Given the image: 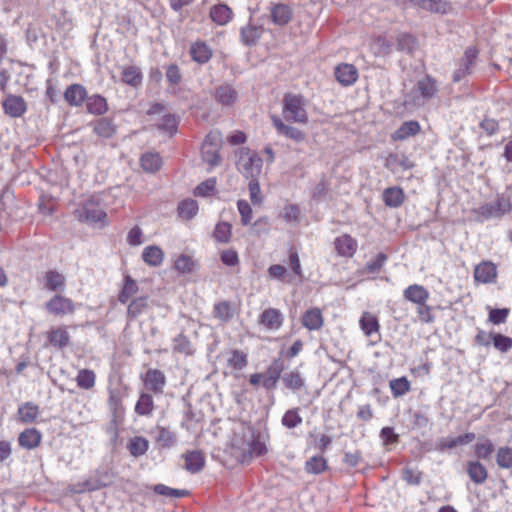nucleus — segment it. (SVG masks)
I'll list each match as a JSON object with an SVG mask.
<instances>
[{"instance_id":"nucleus-1","label":"nucleus","mask_w":512,"mask_h":512,"mask_svg":"<svg viewBox=\"0 0 512 512\" xmlns=\"http://www.w3.org/2000/svg\"><path fill=\"white\" fill-rule=\"evenodd\" d=\"M232 448L235 456L243 463L266 452V446L255 437L251 427H242L239 433L234 434Z\"/></svg>"},{"instance_id":"nucleus-2","label":"nucleus","mask_w":512,"mask_h":512,"mask_svg":"<svg viewBox=\"0 0 512 512\" xmlns=\"http://www.w3.org/2000/svg\"><path fill=\"white\" fill-rule=\"evenodd\" d=\"M307 104V99L301 94H284L282 99L284 119L288 122L306 124L308 122Z\"/></svg>"},{"instance_id":"nucleus-3","label":"nucleus","mask_w":512,"mask_h":512,"mask_svg":"<svg viewBox=\"0 0 512 512\" xmlns=\"http://www.w3.org/2000/svg\"><path fill=\"white\" fill-rule=\"evenodd\" d=\"M237 170L246 179H256L262 172L263 161L256 151L242 147L236 154Z\"/></svg>"},{"instance_id":"nucleus-4","label":"nucleus","mask_w":512,"mask_h":512,"mask_svg":"<svg viewBox=\"0 0 512 512\" xmlns=\"http://www.w3.org/2000/svg\"><path fill=\"white\" fill-rule=\"evenodd\" d=\"M437 91L436 81L430 76H425L417 81L412 90L413 103L417 106L424 105L427 100L436 95Z\"/></svg>"},{"instance_id":"nucleus-5","label":"nucleus","mask_w":512,"mask_h":512,"mask_svg":"<svg viewBox=\"0 0 512 512\" xmlns=\"http://www.w3.org/2000/svg\"><path fill=\"white\" fill-rule=\"evenodd\" d=\"M219 135L217 133H210L206 136L202 145V159L211 167H216L221 162L219 155Z\"/></svg>"},{"instance_id":"nucleus-6","label":"nucleus","mask_w":512,"mask_h":512,"mask_svg":"<svg viewBox=\"0 0 512 512\" xmlns=\"http://www.w3.org/2000/svg\"><path fill=\"white\" fill-rule=\"evenodd\" d=\"M478 53V50L472 46L465 50L463 58L459 61L458 68L453 73L452 79L454 82H460L467 75L472 74Z\"/></svg>"},{"instance_id":"nucleus-7","label":"nucleus","mask_w":512,"mask_h":512,"mask_svg":"<svg viewBox=\"0 0 512 512\" xmlns=\"http://www.w3.org/2000/svg\"><path fill=\"white\" fill-rule=\"evenodd\" d=\"M80 220L96 223L106 217V213L96 197L88 199L82 208L77 211Z\"/></svg>"},{"instance_id":"nucleus-8","label":"nucleus","mask_w":512,"mask_h":512,"mask_svg":"<svg viewBox=\"0 0 512 512\" xmlns=\"http://www.w3.org/2000/svg\"><path fill=\"white\" fill-rule=\"evenodd\" d=\"M46 311L56 317H64L75 311L74 302L60 294L53 296L45 304Z\"/></svg>"},{"instance_id":"nucleus-9","label":"nucleus","mask_w":512,"mask_h":512,"mask_svg":"<svg viewBox=\"0 0 512 512\" xmlns=\"http://www.w3.org/2000/svg\"><path fill=\"white\" fill-rule=\"evenodd\" d=\"M6 115L12 118L22 117L27 111V103L22 96L9 94L2 102Z\"/></svg>"},{"instance_id":"nucleus-10","label":"nucleus","mask_w":512,"mask_h":512,"mask_svg":"<svg viewBox=\"0 0 512 512\" xmlns=\"http://www.w3.org/2000/svg\"><path fill=\"white\" fill-rule=\"evenodd\" d=\"M293 9L290 5L272 2L270 5V20L277 26H285L293 19Z\"/></svg>"},{"instance_id":"nucleus-11","label":"nucleus","mask_w":512,"mask_h":512,"mask_svg":"<svg viewBox=\"0 0 512 512\" xmlns=\"http://www.w3.org/2000/svg\"><path fill=\"white\" fill-rule=\"evenodd\" d=\"M510 211V204L505 199H498L495 202L487 203L478 208L477 214L483 219L501 217Z\"/></svg>"},{"instance_id":"nucleus-12","label":"nucleus","mask_w":512,"mask_h":512,"mask_svg":"<svg viewBox=\"0 0 512 512\" xmlns=\"http://www.w3.org/2000/svg\"><path fill=\"white\" fill-rule=\"evenodd\" d=\"M271 121L276 131L286 138H289L296 143H300L305 140V133L303 131L289 124H285L280 117L272 115Z\"/></svg>"},{"instance_id":"nucleus-13","label":"nucleus","mask_w":512,"mask_h":512,"mask_svg":"<svg viewBox=\"0 0 512 512\" xmlns=\"http://www.w3.org/2000/svg\"><path fill=\"white\" fill-rule=\"evenodd\" d=\"M284 370L283 361L278 358L274 359L272 363L269 365L265 373L263 374V387L267 390H272L276 388L277 382L281 377V374Z\"/></svg>"},{"instance_id":"nucleus-14","label":"nucleus","mask_w":512,"mask_h":512,"mask_svg":"<svg viewBox=\"0 0 512 512\" xmlns=\"http://www.w3.org/2000/svg\"><path fill=\"white\" fill-rule=\"evenodd\" d=\"M336 80L342 86H351L358 79V71L352 64L343 63L337 65L334 70Z\"/></svg>"},{"instance_id":"nucleus-15","label":"nucleus","mask_w":512,"mask_h":512,"mask_svg":"<svg viewBox=\"0 0 512 512\" xmlns=\"http://www.w3.org/2000/svg\"><path fill=\"white\" fill-rule=\"evenodd\" d=\"M144 384L154 393L162 394L166 384V377L161 370L149 369L143 378Z\"/></svg>"},{"instance_id":"nucleus-16","label":"nucleus","mask_w":512,"mask_h":512,"mask_svg":"<svg viewBox=\"0 0 512 512\" xmlns=\"http://www.w3.org/2000/svg\"><path fill=\"white\" fill-rule=\"evenodd\" d=\"M475 434L472 432L465 433L457 437H446L439 439L436 449L440 452L451 450L457 446L467 445L475 439Z\"/></svg>"},{"instance_id":"nucleus-17","label":"nucleus","mask_w":512,"mask_h":512,"mask_svg":"<svg viewBox=\"0 0 512 512\" xmlns=\"http://www.w3.org/2000/svg\"><path fill=\"white\" fill-rule=\"evenodd\" d=\"M64 98L69 105L79 107L87 99L86 88L81 84H72L65 90Z\"/></svg>"},{"instance_id":"nucleus-18","label":"nucleus","mask_w":512,"mask_h":512,"mask_svg":"<svg viewBox=\"0 0 512 512\" xmlns=\"http://www.w3.org/2000/svg\"><path fill=\"white\" fill-rule=\"evenodd\" d=\"M404 298L412 303L421 305L427 302L429 299L428 290L418 284L408 286L403 292Z\"/></svg>"},{"instance_id":"nucleus-19","label":"nucleus","mask_w":512,"mask_h":512,"mask_svg":"<svg viewBox=\"0 0 512 512\" xmlns=\"http://www.w3.org/2000/svg\"><path fill=\"white\" fill-rule=\"evenodd\" d=\"M143 75L141 70L134 65L121 67V81L127 85L137 88L142 84Z\"/></svg>"},{"instance_id":"nucleus-20","label":"nucleus","mask_w":512,"mask_h":512,"mask_svg":"<svg viewBox=\"0 0 512 512\" xmlns=\"http://www.w3.org/2000/svg\"><path fill=\"white\" fill-rule=\"evenodd\" d=\"M497 276V270L493 263L482 262L474 270V278L477 282L490 283Z\"/></svg>"},{"instance_id":"nucleus-21","label":"nucleus","mask_w":512,"mask_h":512,"mask_svg":"<svg viewBox=\"0 0 512 512\" xmlns=\"http://www.w3.org/2000/svg\"><path fill=\"white\" fill-rule=\"evenodd\" d=\"M50 345L63 349L70 344V335L65 327L51 328L47 334Z\"/></svg>"},{"instance_id":"nucleus-22","label":"nucleus","mask_w":512,"mask_h":512,"mask_svg":"<svg viewBox=\"0 0 512 512\" xmlns=\"http://www.w3.org/2000/svg\"><path fill=\"white\" fill-rule=\"evenodd\" d=\"M283 322L281 312L274 308L266 309L260 316V323L269 330H278Z\"/></svg>"},{"instance_id":"nucleus-23","label":"nucleus","mask_w":512,"mask_h":512,"mask_svg":"<svg viewBox=\"0 0 512 512\" xmlns=\"http://www.w3.org/2000/svg\"><path fill=\"white\" fill-rule=\"evenodd\" d=\"M238 98L237 91L229 84L220 85L216 88L215 99L224 106H232Z\"/></svg>"},{"instance_id":"nucleus-24","label":"nucleus","mask_w":512,"mask_h":512,"mask_svg":"<svg viewBox=\"0 0 512 512\" xmlns=\"http://www.w3.org/2000/svg\"><path fill=\"white\" fill-rule=\"evenodd\" d=\"M335 249L339 255L351 257L357 249V242L347 234H344L335 239Z\"/></svg>"},{"instance_id":"nucleus-25","label":"nucleus","mask_w":512,"mask_h":512,"mask_svg":"<svg viewBox=\"0 0 512 512\" xmlns=\"http://www.w3.org/2000/svg\"><path fill=\"white\" fill-rule=\"evenodd\" d=\"M360 327L366 336L372 337L375 335L377 340L380 339L379 322L373 314L364 312L360 318Z\"/></svg>"},{"instance_id":"nucleus-26","label":"nucleus","mask_w":512,"mask_h":512,"mask_svg":"<svg viewBox=\"0 0 512 512\" xmlns=\"http://www.w3.org/2000/svg\"><path fill=\"white\" fill-rule=\"evenodd\" d=\"M323 316L319 308L307 310L302 316V325L308 330H319L323 326Z\"/></svg>"},{"instance_id":"nucleus-27","label":"nucleus","mask_w":512,"mask_h":512,"mask_svg":"<svg viewBox=\"0 0 512 512\" xmlns=\"http://www.w3.org/2000/svg\"><path fill=\"white\" fill-rule=\"evenodd\" d=\"M190 55L195 62L204 64L211 59L212 50L205 42L196 41L191 45Z\"/></svg>"},{"instance_id":"nucleus-28","label":"nucleus","mask_w":512,"mask_h":512,"mask_svg":"<svg viewBox=\"0 0 512 512\" xmlns=\"http://www.w3.org/2000/svg\"><path fill=\"white\" fill-rule=\"evenodd\" d=\"M42 439L40 431L35 428L24 430L18 438L19 445L25 449L31 450L39 446Z\"/></svg>"},{"instance_id":"nucleus-29","label":"nucleus","mask_w":512,"mask_h":512,"mask_svg":"<svg viewBox=\"0 0 512 512\" xmlns=\"http://www.w3.org/2000/svg\"><path fill=\"white\" fill-rule=\"evenodd\" d=\"M210 18L217 25H226L233 17V12L226 4H217L210 9Z\"/></svg>"},{"instance_id":"nucleus-30","label":"nucleus","mask_w":512,"mask_h":512,"mask_svg":"<svg viewBox=\"0 0 512 512\" xmlns=\"http://www.w3.org/2000/svg\"><path fill=\"white\" fill-rule=\"evenodd\" d=\"M184 468L194 474L200 472L205 464V458L200 451H191L184 455Z\"/></svg>"},{"instance_id":"nucleus-31","label":"nucleus","mask_w":512,"mask_h":512,"mask_svg":"<svg viewBox=\"0 0 512 512\" xmlns=\"http://www.w3.org/2000/svg\"><path fill=\"white\" fill-rule=\"evenodd\" d=\"M142 258L149 266L158 267L163 262L164 253L160 247L151 245L144 248Z\"/></svg>"},{"instance_id":"nucleus-32","label":"nucleus","mask_w":512,"mask_h":512,"mask_svg":"<svg viewBox=\"0 0 512 512\" xmlns=\"http://www.w3.org/2000/svg\"><path fill=\"white\" fill-rule=\"evenodd\" d=\"M93 131L101 138H111L116 133V126L110 118H100L93 124Z\"/></svg>"},{"instance_id":"nucleus-33","label":"nucleus","mask_w":512,"mask_h":512,"mask_svg":"<svg viewBox=\"0 0 512 512\" xmlns=\"http://www.w3.org/2000/svg\"><path fill=\"white\" fill-rule=\"evenodd\" d=\"M150 307V301L147 296H141L133 299L127 308V316L131 319L137 318L146 312Z\"/></svg>"},{"instance_id":"nucleus-34","label":"nucleus","mask_w":512,"mask_h":512,"mask_svg":"<svg viewBox=\"0 0 512 512\" xmlns=\"http://www.w3.org/2000/svg\"><path fill=\"white\" fill-rule=\"evenodd\" d=\"M263 33L261 26L247 24L241 29V40L245 45L251 46L256 44Z\"/></svg>"},{"instance_id":"nucleus-35","label":"nucleus","mask_w":512,"mask_h":512,"mask_svg":"<svg viewBox=\"0 0 512 512\" xmlns=\"http://www.w3.org/2000/svg\"><path fill=\"white\" fill-rule=\"evenodd\" d=\"M467 473L476 484H482L486 481L488 473L484 465L478 461H470L467 464Z\"/></svg>"},{"instance_id":"nucleus-36","label":"nucleus","mask_w":512,"mask_h":512,"mask_svg":"<svg viewBox=\"0 0 512 512\" xmlns=\"http://www.w3.org/2000/svg\"><path fill=\"white\" fill-rule=\"evenodd\" d=\"M87 111L94 115H102L108 110L106 99L101 95L95 94L86 99Z\"/></svg>"},{"instance_id":"nucleus-37","label":"nucleus","mask_w":512,"mask_h":512,"mask_svg":"<svg viewBox=\"0 0 512 512\" xmlns=\"http://www.w3.org/2000/svg\"><path fill=\"white\" fill-rule=\"evenodd\" d=\"M45 288L49 291H64L65 277L57 271L50 270L45 274Z\"/></svg>"},{"instance_id":"nucleus-38","label":"nucleus","mask_w":512,"mask_h":512,"mask_svg":"<svg viewBox=\"0 0 512 512\" xmlns=\"http://www.w3.org/2000/svg\"><path fill=\"white\" fill-rule=\"evenodd\" d=\"M140 164L144 171L154 173L160 169L162 160L158 153L147 152L141 156Z\"/></svg>"},{"instance_id":"nucleus-39","label":"nucleus","mask_w":512,"mask_h":512,"mask_svg":"<svg viewBox=\"0 0 512 512\" xmlns=\"http://www.w3.org/2000/svg\"><path fill=\"white\" fill-rule=\"evenodd\" d=\"M154 411V400L152 395L142 392L135 405V412L140 416H151Z\"/></svg>"},{"instance_id":"nucleus-40","label":"nucleus","mask_w":512,"mask_h":512,"mask_svg":"<svg viewBox=\"0 0 512 512\" xmlns=\"http://www.w3.org/2000/svg\"><path fill=\"white\" fill-rule=\"evenodd\" d=\"M420 131V125L417 121L404 122L393 134L394 140H405L416 135Z\"/></svg>"},{"instance_id":"nucleus-41","label":"nucleus","mask_w":512,"mask_h":512,"mask_svg":"<svg viewBox=\"0 0 512 512\" xmlns=\"http://www.w3.org/2000/svg\"><path fill=\"white\" fill-rule=\"evenodd\" d=\"M138 289L136 281L129 275H126L123 287L118 295L119 302L126 304L138 292Z\"/></svg>"},{"instance_id":"nucleus-42","label":"nucleus","mask_w":512,"mask_h":512,"mask_svg":"<svg viewBox=\"0 0 512 512\" xmlns=\"http://www.w3.org/2000/svg\"><path fill=\"white\" fill-rule=\"evenodd\" d=\"M383 200L389 207H399L404 201L403 190L398 187L387 188L383 192Z\"/></svg>"},{"instance_id":"nucleus-43","label":"nucleus","mask_w":512,"mask_h":512,"mask_svg":"<svg viewBox=\"0 0 512 512\" xmlns=\"http://www.w3.org/2000/svg\"><path fill=\"white\" fill-rule=\"evenodd\" d=\"M282 381L285 387L291 390H299L305 385V379L297 370L286 372L282 376Z\"/></svg>"},{"instance_id":"nucleus-44","label":"nucleus","mask_w":512,"mask_h":512,"mask_svg":"<svg viewBox=\"0 0 512 512\" xmlns=\"http://www.w3.org/2000/svg\"><path fill=\"white\" fill-rule=\"evenodd\" d=\"M155 441L161 448H170L176 443V436L170 430L164 427L156 428Z\"/></svg>"},{"instance_id":"nucleus-45","label":"nucleus","mask_w":512,"mask_h":512,"mask_svg":"<svg viewBox=\"0 0 512 512\" xmlns=\"http://www.w3.org/2000/svg\"><path fill=\"white\" fill-rule=\"evenodd\" d=\"M20 420L24 423H32L39 415V408L37 405L27 402L18 408Z\"/></svg>"},{"instance_id":"nucleus-46","label":"nucleus","mask_w":512,"mask_h":512,"mask_svg":"<svg viewBox=\"0 0 512 512\" xmlns=\"http://www.w3.org/2000/svg\"><path fill=\"white\" fill-rule=\"evenodd\" d=\"M148 448L149 442L144 437H133L128 443V450L133 457H140L144 455Z\"/></svg>"},{"instance_id":"nucleus-47","label":"nucleus","mask_w":512,"mask_h":512,"mask_svg":"<svg viewBox=\"0 0 512 512\" xmlns=\"http://www.w3.org/2000/svg\"><path fill=\"white\" fill-rule=\"evenodd\" d=\"M152 489L156 494L168 498H183L189 495V491L186 489H175L164 484H156Z\"/></svg>"},{"instance_id":"nucleus-48","label":"nucleus","mask_w":512,"mask_h":512,"mask_svg":"<svg viewBox=\"0 0 512 512\" xmlns=\"http://www.w3.org/2000/svg\"><path fill=\"white\" fill-rule=\"evenodd\" d=\"M198 212V204L193 199H186L178 205L179 216L183 219L190 220Z\"/></svg>"},{"instance_id":"nucleus-49","label":"nucleus","mask_w":512,"mask_h":512,"mask_svg":"<svg viewBox=\"0 0 512 512\" xmlns=\"http://www.w3.org/2000/svg\"><path fill=\"white\" fill-rule=\"evenodd\" d=\"M175 269L182 274L192 273L196 267V261L187 254H181L177 257L174 264Z\"/></svg>"},{"instance_id":"nucleus-50","label":"nucleus","mask_w":512,"mask_h":512,"mask_svg":"<svg viewBox=\"0 0 512 512\" xmlns=\"http://www.w3.org/2000/svg\"><path fill=\"white\" fill-rule=\"evenodd\" d=\"M302 421L303 419L299 414V408H291L282 416L281 424L288 429H293L302 424Z\"/></svg>"},{"instance_id":"nucleus-51","label":"nucleus","mask_w":512,"mask_h":512,"mask_svg":"<svg viewBox=\"0 0 512 512\" xmlns=\"http://www.w3.org/2000/svg\"><path fill=\"white\" fill-rule=\"evenodd\" d=\"M173 352L184 354L186 356L191 355L193 354V345L190 340L181 333L174 338Z\"/></svg>"},{"instance_id":"nucleus-52","label":"nucleus","mask_w":512,"mask_h":512,"mask_svg":"<svg viewBox=\"0 0 512 512\" xmlns=\"http://www.w3.org/2000/svg\"><path fill=\"white\" fill-rule=\"evenodd\" d=\"M422 9L433 13L446 14L450 10V6L444 0H422Z\"/></svg>"},{"instance_id":"nucleus-53","label":"nucleus","mask_w":512,"mask_h":512,"mask_svg":"<svg viewBox=\"0 0 512 512\" xmlns=\"http://www.w3.org/2000/svg\"><path fill=\"white\" fill-rule=\"evenodd\" d=\"M96 375L92 370L82 369L79 371L76 381L82 389H90L95 385Z\"/></svg>"},{"instance_id":"nucleus-54","label":"nucleus","mask_w":512,"mask_h":512,"mask_svg":"<svg viewBox=\"0 0 512 512\" xmlns=\"http://www.w3.org/2000/svg\"><path fill=\"white\" fill-rule=\"evenodd\" d=\"M306 471L311 474H320L327 469V461L322 456H313L306 462Z\"/></svg>"},{"instance_id":"nucleus-55","label":"nucleus","mask_w":512,"mask_h":512,"mask_svg":"<svg viewBox=\"0 0 512 512\" xmlns=\"http://www.w3.org/2000/svg\"><path fill=\"white\" fill-rule=\"evenodd\" d=\"M228 364L235 370H243L248 364L247 354L240 350L231 351Z\"/></svg>"},{"instance_id":"nucleus-56","label":"nucleus","mask_w":512,"mask_h":512,"mask_svg":"<svg viewBox=\"0 0 512 512\" xmlns=\"http://www.w3.org/2000/svg\"><path fill=\"white\" fill-rule=\"evenodd\" d=\"M496 462L500 468L510 469L512 468V448L500 447L497 450Z\"/></svg>"},{"instance_id":"nucleus-57","label":"nucleus","mask_w":512,"mask_h":512,"mask_svg":"<svg viewBox=\"0 0 512 512\" xmlns=\"http://www.w3.org/2000/svg\"><path fill=\"white\" fill-rule=\"evenodd\" d=\"M416 44V39L408 33H401L397 37V48L400 51L412 53L416 48Z\"/></svg>"},{"instance_id":"nucleus-58","label":"nucleus","mask_w":512,"mask_h":512,"mask_svg":"<svg viewBox=\"0 0 512 512\" xmlns=\"http://www.w3.org/2000/svg\"><path fill=\"white\" fill-rule=\"evenodd\" d=\"M232 226L228 222H220L214 230V238L218 242L227 243L231 238Z\"/></svg>"},{"instance_id":"nucleus-59","label":"nucleus","mask_w":512,"mask_h":512,"mask_svg":"<svg viewBox=\"0 0 512 512\" xmlns=\"http://www.w3.org/2000/svg\"><path fill=\"white\" fill-rule=\"evenodd\" d=\"M390 388L394 397H399L410 390V382L406 377L393 379L390 381Z\"/></svg>"},{"instance_id":"nucleus-60","label":"nucleus","mask_w":512,"mask_h":512,"mask_svg":"<svg viewBox=\"0 0 512 512\" xmlns=\"http://www.w3.org/2000/svg\"><path fill=\"white\" fill-rule=\"evenodd\" d=\"M249 180L250 181L248 184V190H249L250 200L253 205H261L263 202V196L261 194L258 178L249 179Z\"/></svg>"},{"instance_id":"nucleus-61","label":"nucleus","mask_w":512,"mask_h":512,"mask_svg":"<svg viewBox=\"0 0 512 512\" xmlns=\"http://www.w3.org/2000/svg\"><path fill=\"white\" fill-rule=\"evenodd\" d=\"M494 451V445L489 439H484L475 445V453L478 458L488 459Z\"/></svg>"},{"instance_id":"nucleus-62","label":"nucleus","mask_w":512,"mask_h":512,"mask_svg":"<svg viewBox=\"0 0 512 512\" xmlns=\"http://www.w3.org/2000/svg\"><path fill=\"white\" fill-rule=\"evenodd\" d=\"M158 128L165 133L172 135L177 129V119L172 114L163 115L161 122L158 124Z\"/></svg>"},{"instance_id":"nucleus-63","label":"nucleus","mask_w":512,"mask_h":512,"mask_svg":"<svg viewBox=\"0 0 512 512\" xmlns=\"http://www.w3.org/2000/svg\"><path fill=\"white\" fill-rule=\"evenodd\" d=\"M237 207L239 214L241 216V223L244 226H247L251 223L252 220V208L250 204L245 200H239L237 202Z\"/></svg>"},{"instance_id":"nucleus-64","label":"nucleus","mask_w":512,"mask_h":512,"mask_svg":"<svg viewBox=\"0 0 512 512\" xmlns=\"http://www.w3.org/2000/svg\"><path fill=\"white\" fill-rule=\"evenodd\" d=\"M493 344L497 350L504 353L512 348V338L504 336L502 334H494Z\"/></svg>"}]
</instances>
